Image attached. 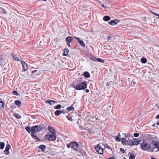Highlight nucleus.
I'll list each match as a JSON object with an SVG mask.
<instances>
[{
  "label": "nucleus",
  "instance_id": "f257e3e1",
  "mask_svg": "<svg viewBox=\"0 0 159 159\" xmlns=\"http://www.w3.org/2000/svg\"><path fill=\"white\" fill-rule=\"evenodd\" d=\"M140 145L142 149L143 150H149V151L151 152V150L153 149V148L149 143L146 142H143L140 144Z\"/></svg>",
  "mask_w": 159,
  "mask_h": 159
},
{
  "label": "nucleus",
  "instance_id": "f03ea898",
  "mask_svg": "<svg viewBox=\"0 0 159 159\" xmlns=\"http://www.w3.org/2000/svg\"><path fill=\"white\" fill-rule=\"evenodd\" d=\"M73 87L76 90L84 89L86 88L87 84L86 83V82H82L76 86L73 85Z\"/></svg>",
  "mask_w": 159,
  "mask_h": 159
},
{
  "label": "nucleus",
  "instance_id": "7ed1b4c3",
  "mask_svg": "<svg viewBox=\"0 0 159 159\" xmlns=\"http://www.w3.org/2000/svg\"><path fill=\"white\" fill-rule=\"evenodd\" d=\"M46 138L48 140L54 141L56 139V137L55 133H50L46 135Z\"/></svg>",
  "mask_w": 159,
  "mask_h": 159
},
{
  "label": "nucleus",
  "instance_id": "20e7f679",
  "mask_svg": "<svg viewBox=\"0 0 159 159\" xmlns=\"http://www.w3.org/2000/svg\"><path fill=\"white\" fill-rule=\"evenodd\" d=\"M41 130L39 126L36 125L31 127V134H36Z\"/></svg>",
  "mask_w": 159,
  "mask_h": 159
},
{
  "label": "nucleus",
  "instance_id": "39448f33",
  "mask_svg": "<svg viewBox=\"0 0 159 159\" xmlns=\"http://www.w3.org/2000/svg\"><path fill=\"white\" fill-rule=\"evenodd\" d=\"M139 143V140L135 139H133L130 140H128V145L132 146L134 145H137Z\"/></svg>",
  "mask_w": 159,
  "mask_h": 159
},
{
  "label": "nucleus",
  "instance_id": "423d86ee",
  "mask_svg": "<svg viewBox=\"0 0 159 159\" xmlns=\"http://www.w3.org/2000/svg\"><path fill=\"white\" fill-rule=\"evenodd\" d=\"M77 122L81 129L85 128L84 127L86 126V124L85 120H78Z\"/></svg>",
  "mask_w": 159,
  "mask_h": 159
},
{
  "label": "nucleus",
  "instance_id": "0eeeda50",
  "mask_svg": "<svg viewBox=\"0 0 159 159\" xmlns=\"http://www.w3.org/2000/svg\"><path fill=\"white\" fill-rule=\"evenodd\" d=\"M71 148L74 150L78 151L79 150V144L75 142H70Z\"/></svg>",
  "mask_w": 159,
  "mask_h": 159
},
{
  "label": "nucleus",
  "instance_id": "6e6552de",
  "mask_svg": "<svg viewBox=\"0 0 159 159\" xmlns=\"http://www.w3.org/2000/svg\"><path fill=\"white\" fill-rule=\"evenodd\" d=\"M95 149L97 152L100 154H102L103 153V148H101L100 145L99 144L96 146L95 147Z\"/></svg>",
  "mask_w": 159,
  "mask_h": 159
},
{
  "label": "nucleus",
  "instance_id": "1a4fd4ad",
  "mask_svg": "<svg viewBox=\"0 0 159 159\" xmlns=\"http://www.w3.org/2000/svg\"><path fill=\"white\" fill-rule=\"evenodd\" d=\"M90 59L95 62L99 61L102 63H104L105 62V61L102 59L96 58L95 57H90Z\"/></svg>",
  "mask_w": 159,
  "mask_h": 159
},
{
  "label": "nucleus",
  "instance_id": "9d476101",
  "mask_svg": "<svg viewBox=\"0 0 159 159\" xmlns=\"http://www.w3.org/2000/svg\"><path fill=\"white\" fill-rule=\"evenodd\" d=\"M155 147L153 148L151 151L152 152H156L159 151V143L158 142H155L154 143Z\"/></svg>",
  "mask_w": 159,
  "mask_h": 159
},
{
  "label": "nucleus",
  "instance_id": "9b49d317",
  "mask_svg": "<svg viewBox=\"0 0 159 159\" xmlns=\"http://www.w3.org/2000/svg\"><path fill=\"white\" fill-rule=\"evenodd\" d=\"M73 39V38L70 36H68L66 38V42L69 47H70V43L72 42Z\"/></svg>",
  "mask_w": 159,
  "mask_h": 159
},
{
  "label": "nucleus",
  "instance_id": "f8f14e48",
  "mask_svg": "<svg viewBox=\"0 0 159 159\" xmlns=\"http://www.w3.org/2000/svg\"><path fill=\"white\" fill-rule=\"evenodd\" d=\"M21 64L23 67V71H26L28 69V66L27 64L24 61H21Z\"/></svg>",
  "mask_w": 159,
  "mask_h": 159
},
{
  "label": "nucleus",
  "instance_id": "ddd939ff",
  "mask_svg": "<svg viewBox=\"0 0 159 159\" xmlns=\"http://www.w3.org/2000/svg\"><path fill=\"white\" fill-rule=\"evenodd\" d=\"M120 22V21L117 19H115L111 20L110 22H108V24L111 25H116Z\"/></svg>",
  "mask_w": 159,
  "mask_h": 159
},
{
  "label": "nucleus",
  "instance_id": "4468645a",
  "mask_svg": "<svg viewBox=\"0 0 159 159\" xmlns=\"http://www.w3.org/2000/svg\"><path fill=\"white\" fill-rule=\"evenodd\" d=\"M39 74V72L37 70H35L32 71L31 76L34 78H36Z\"/></svg>",
  "mask_w": 159,
  "mask_h": 159
},
{
  "label": "nucleus",
  "instance_id": "2eb2a0df",
  "mask_svg": "<svg viewBox=\"0 0 159 159\" xmlns=\"http://www.w3.org/2000/svg\"><path fill=\"white\" fill-rule=\"evenodd\" d=\"M128 140L129 139H127L122 138L121 139L122 143L124 145H128Z\"/></svg>",
  "mask_w": 159,
  "mask_h": 159
},
{
  "label": "nucleus",
  "instance_id": "dca6fc26",
  "mask_svg": "<svg viewBox=\"0 0 159 159\" xmlns=\"http://www.w3.org/2000/svg\"><path fill=\"white\" fill-rule=\"evenodd\" d=\"M63 111V110L60 111L59 110H56L55 112V114L56 116H58Z\"/></svg>",
  "mask_w": 159,
  "mask_h": 159
},
{
  "label": "nucleus",
  "instance_id": "f3484780",
  "mask_svg": "<svg viewBox=\"0 0 159 159\" xmlns=\"http://www.w3.org/2000/svg\"><path fill=\"white\" fill-rule=\"evenodd\" d=\"M12 57L13 59L16 61H19L20 58L19 55L12 54Z\"/></svg>",
  "mask_w": 159,
  "mask_h": 159
},
{
  "label": "nucleus",
  "instance_id": "a211bd4d",
  "mask_svg": "<svg viewBox=\"0 0 159 159\" xmlns=\"http://www.w3.org/2000/svg\"><path fill=\"white\" fill-rule=\"evenodd\" d=\"M63 51H64V52L63 54V55L64 56H66L69 52V50L68 49L64 48L63 50Z\"/></svg>",
  "mask_w": 159,
  "mask_h": 159
},
{
  "label": "nucleus",
  "instance_id": "6ab92c4d",
  "mask_svg": "<svg viewBox=\"0 0 159 159\" xmlns=\"http://www.w3.org/2000/svg\"><path fill=\"white\" fill-rule=\"evenodd\" d=\"M111 19V18L109 16H104L103 18L104 20L106 21H107Z\"/></svg>",
  "mask_w": 159,
  "mask_h": 159
},
{
  "label": "nucleus",
  "instance_id": "aec40b11",
  "mask_svg": "<svg viewBox=\"0 0 159 159\" xmlns=\"http://www.w3.org/2000/svg\"><path fill=\"white\" fill-rule=\"evenodd\" d=\"M48 130L51 133H55V131L53 128L50 126L48 127Z\"/></svg>",
  "mask_w": 159,
  "mask_h": 159
},
{
  "label": "nucleus",
  "instance_id": "412c9836",
  "mask_svg": "<svg viewBox=\"0 0 159 159\" xmlns=\"http://www.w3.org/2000/svg\"><path fill=\"white\" fill-rule=\"evenodd\" d=\"M34 134H31V135L32 137L35 139L36 141H40L39 139L35 135H34Z\"/></svg>",
  "mask_w": 159,
  "mask_h": 159
},
{
  "label": "nucleus",
  "instance_id": "4be33fe9",
  "mask_svg": "<svg viewBox=\"0 0 159 159\" xmlns=\"http://www.w3.org/2000/svg\"><path fill=\"white\" fill-rule=\"evenodd\" d=\"M9 145H8V146H6V149L5 151H4V152L6 154H7L9 153Z\"/></svg>",
  "mask_w": 159,
  "mask_h": 159
},
{
  "label": "nucleus",
  "instance_id": "5701e85b",
  "mask_svg": "<svg viewBox=\"0 0 159 159\" xmlns=\"http://www.w3.org/2000/svg\"><path fill=\"white\" fill-rule=\"evenodd\" d=\"M15 103L19 107H20L21 106L20 101H19L18 100H16L15 101Z\"/></svg>",
  "mask_w": 159,
  "mask_h": 159
},
{
  "label": "nucleus",
  "instance_id": "b1692460",
  "mask_svg": "<svg viewBox=\"0 0 159 159\" xmlns=\"http://www.w3.org/2000/svg\"><path fill=\"white\" fill-rule=\"evenodd\" d=\"M84 76L87 78H89L90 77V75L88 72H85L84 73Z\"/></svg>",
  "mask_w": 159,
  "mask_h": 159
},
{
  "label": "nucleus",
  "instance_id": "393cba45",
  "mask_svg": "<svg viewBox=\"0 0 159 159\" xmlns=\"http://www.w3.org/2000/svg\"><path fill=\"white\" fill-rule=\"evenodd\" d=\"M74 107L72 106H71L70 107H68L67 108L66 110L68 111H70L72 110H74Z\"/></svg>",
  "mask_w": 159,
  "mask_h": 159
},
{
  "label": "nucleus",
  "instance_id": "a878e982",
  "mask_svg": "<svg viewBox=\"0 0 159 159\" xmlns=\"http://www.w3.org/2000/svg\"><path fill=\"white\" fill-rule=\"evenodd\" d=\"M13 116L17 119H20L21 118V116L18 114L15 113Z\"/></svg>",
  "mask_w": 159,
  "mask_h": 159
},
{
  "label": "nucleus",
  "instance_id": "bb28decb",
  "mask_svg": "<svg viewBox=\"0 0 159 159\" xmlns=\"http://www.w3.org/2000/svg\"><path fill=\"white\" fill-rule=\"evenodd\" d=\"M4 107V104L2 100L0 99V108H3Z\"/></svg>",
  "mask_w": 159,
  "mask_h": 159
},
{
  "label": "nucleus",
  "instance_id": "cd10ccee",
  "mask_svg": "<svg viewBox=\"0 0 159 159\" xmlns=\"http://www.w3.org/2000/svg\"><path fill=\"white\" fill-rule=\"evenodd\" d=\"M79 43L83 47H85V44L83 41L82 40H81L80 41H79Z\"/></svg>",
  "mask_w": 159,
  "mask_h": 159
},
{
  "label": "nucleus",
  "instance_id": "c85d7f7f",
  "mask_svg": "<svg viewBox=\"0 0 159 159\" xmlns=\"http://www.w3.org/2000/svg\"><path fill=\"white\" fill-rule=\"evenodd\" d=\"M39 148L42 150V151H44L45 148V146L43 145H40Z\"/></svg>",
  "mask_w": 159,
  "mask_h": 159
},
{
  "label": "nucleus",
  "instance_id": "c756f323",
  "mask_svg": "<svg viewBox=\"0 0 159 159\" xmlns=\"http://www.w3.org/2000/svg\"><path fill=\"white\" fill-rule=\"evenodd\" d=\"M51 102H52L53 103H55L56 102L55 101L53 100H48L47 101L45 102L46 103H49L50 105H52V104L51 103Z\"/></svg>",
  "mask_w": 159,
  "mask_h": 159
},
{
  "label": "nucleus",
  "instance_id": "7c9ffc66",
  "mask_svg": "<svg viewBox=\"0 0 159 159\" xmlns=\"http://www.w3.org/2000/svg\"><path fill=\"white\" fill-rule=\"evenodd\" d=\"M141 61L143 63H145L147 62V60L145 58H142L141 59Z\"/></svg>",
  "mask_w": 159,
  "mask_h": 159
},
{
  "label": "nucleus",
  "instance_id": "2f4dec72",
  "mask_svg": "<svg viewBox=\"0 0 159 159\" xmlns=\"http://www.w3.org/2000/svg\"><path fill=\"white\" fill-rule=\"evenodd\" d=\"M4 143L3 142H0V148L2 149L3 148L4 146Z\"/></svg>",
  "mask_w": 159,
  "mask_h": 159
},
{
  "label": "nucleus",
  "instance_id": "473e14b6",
  "mask_svg": "<svg viewBox=\"0 0 159 159\" xmlns=\"http://www.w3.org/2000/svg\"><path fill=\"white\" fill-rule=\"evenodd\" d=\"M125 137L126 139L128 138H129V137H130L131 136H132L130 134H129V133H127V134H125Z\"/></svg>",
  "mask_w": 159,
  "mask_h": 159
},
{
  "label": "nucleus",
  "instance_id": "72a5a7b5",
  "mask_svg": "<svg viewBox=\"0 0 159 159\" xmlns=\"http://www.w3.org/2000/svg\"><path fill=\"white\" fill-rule=\"evenodd\" d=\"M61 106L60 105H57L54 107V108L55 109H58L60 108Z\"/></svg>",
  "mask_w": 159,
  "mask_h": 159
},
{
  "label": "nucleus",
  "instance_id": "f704fd0d",
  "mask_svg": "<svg viewBox=\"0 0 159 159\" xmlns=\"http://www.w3.org/2000/svg\"><path fill=\"white\" fill-rule=\"evenodd\" d=\"M25 129L28 133H30L31 132V129H30V127H26Z\"/></svg>",
  "mask_w": 159,
  "mask_h": 159
},
{
  "label": "nucleus",
  "instance_id": "c9c22d12",
  "mask_svg": "<svg viewBox=\"0 0 159 159\" xmlns=\"http://www.w3.org/2000/svg\"><path fill=\"white\" fill-rule=\"evenodd\" d=\"M129 158L130 159H135V156L132 155H130L129 157Z\"/></svg>",
  "mask_w": 159,
  "mask_h": 159
},
{
  "label": "nucleus",
  "instance_id": "e433bc0d",
  "mask_svg": "<svg viewBox=\"0 0 159 159\" xmlns=\"http://www.w3.org/2000/svg\"><path fill=\"white\" fill-rule=\"evenodd\" d=\"M3 58L2 57L0 56V65H1L2 63Z\"/></svg>",
  "mask_w": 159,
  "mask_h": 159
},
{
  "label": "nucleus",
  "instance_id": "4c0bfd02",
  "mask_svg": "<svg viewBox=\"0 0 159 159\" xmlns=\"http://www.w3.org/2000/svg\"><path fill=\"white\" fill-rule=\"evenodd\" d=\"M134 136L135 137H138L139 136V134L137 133H134Z\"/></svg>",
  "mask_w": 159,
  "mask_h": 159
},
{
  "label": "nucleus",
  "instance_id": "58836bf2",
  "mask_svg": "<svg viewBox=\"0 0 159 159\" xmlns=\"http://www.w3.org/2000/svg\"><path fill=\"white\" fill-rule=\"evenodd\" d=\"M104 146L105 148H107L108 149L109 148V147L108 145L107 144H104Z\"/></svg>",
  "mask_w": 159,
  "mask_h": 159
},
{
  "label": "nucleus",
  "instance_id": "ea45409f",
  "mask_svg": "<svg viewBox=\"0 0 159 159\" xmlns=\"http://www.w3.org/2000/svg\"><path fill=\"white\" fill-rule=\"evenodd\" d=\"M13 93L16 95H19L17 92L16 91H14L13 92Z\"/></svg>",
  "mask_w": 159,
  "mask_h": 159
},
{
  "label": "nucleus",
  "instance_id": "a19ab883",
  "mask_svg": "<svg viewBox=\"0 0 159 159\" xmlns=\"http://www.w3.org/2000/svg\"><path fill=\"white\" fill-rule=\"evenodd\" d=\"M116 140L118 141H121V138L119 137H116Z\"/></svg>",
  "mask_w": 159,
  "mask_h": 159
},
{
  "label": "nucleus",
  "instance_id": "79ce46f5",
  "mask_svg": "<svg viewBox=\"0 0 159 159\" xmlns=\"http://www.w3.org/2000/svg\"><path fill=\"white\" fill-rule=\"evenodd\" d=\"M150 12L152 13V14H154V15H155L156 16H157V14L156 13H155L154 12L152 11L151 10H150L149 11Z\"/></svg>",
  "mask_w": 159,
  "mask_h": 159
},
{
  "label": "nucleus",
  "instance_id": "37998d69",
  "mask_svg": "<svg viewBox=\"0 0 159 159\" xmlns=\"http://www.w3.org/2000/svg\"><path fill=\"white\" fill-rule=\"evenodd\" d=\"M120 151L121 152H122V153H124V152H125V151L123 149L121 148H120Z\"/></svg>",
  "mask_w": 159,
  "mask_h": 159
},
{
  "label": "nucleus",
  "instance_id": "c03bdc74",
  "mask_svg": "<svg viewBox=\"0 0 159 159\" xmlns=\"http://www.w3.org/2000/svg\"><path fill=\"white\" fill-rule=\"evenodd\" d=\"M2 12L5 14L6 13L7 11L4 9H3L2 10Z\"/></svg>",
  "mask_w": 159,
  "mask_h": 159
},
{
  "label": "nucleus",
  "instance_id": "a18cd8bd",
  "mask_svg": "<svg viewBox=\"0 0 159 159\" xmlns=\"http://www.w3.org/2000/svg\"><path fill=\"white\" fill-rule=\"evenodd\" d=\"M67 148H69L70 147H71V145H70V142L68 144H67Z\"/></svg>",
  "mask_w": 159,
  "mask_h": 159
},
{
  "label": "nucleus",
  "instance_id": "49530a36",
  "mask_svg": "<svg viewBox=\"0 0 159 159\" xmlns=\"http://www.w3.org/2000/svg\"><path fill=\"white\" fill-rule=\"evenodd\" d=\"M75 38L78 41V42H79V41H80L81 40L80 39V38H78L77 37H75Z\"/></svg>",
  "mask_w": 159,
  "mask_h": 159
},
{
  "label": "nucleus",
  "instance_id": "de8ad7c7",
  "mask_svg": "<svg viewBox=\"0 0 159 159\" xmlns=\"http://www.w3.org/2000/svg\"><path fill=\"white\" fill-rule=\"evenodd\" d=\"M88 132L89 133L91 134L92 133V131L91 130L89 129H88Z\"/></svg>",
  "mask_w": 159,
  "mask_h": 159
},
{
  "label": "nucleus",
  "instance_id": "09e8293b",
  "mask_svg": "<svg viewBox=\"0 0 159 159\" xmlns=\"http://www.w3.org/2000/svg\"><path fill=\"white\" fill-rule=\"evenodd\" d=\"M111 38V37H110V36H108L107 37V40H109Z\"/></svg>",
  "mask_w": 159,
  "mask_h": 159
},
{
  "label": "nucleus",
  "instance_id": "8fccbe9b",
  "mask_svg": "<svg viewBox=\"0 0 159 159\" xmlns=\"http://www.w3.org/2000/svg\"><path fill=\"white\" fill-rule=\"evenodd\" d=\"M85 92L86 93H88L89 92V90L88 89H86L85 90Z\"/></svg>",
  "mask_w": 159,
  "mask_h": 159
},
{
  "label": "nucleus",
  "instance_id": "3c124183",
  "mask_svg": "<svg viewBox=\"0 0 159 159\" xmlns=\"http://www.w3.org/2000/svg\"><path fill=\"white\" fill-rule=\"evenodd\" d=\"M156 118L157 119H159V115H158L157 116Z\"/></svg>",
  "mask_w": 159,
  "mask_h": 159
},
{
  "label": "nucleus",
  "instance_id": "603ef678",
  "mask_svg": "<svg viewBox=\"0 0 159 159\" xmlns=\"http://www.w3.org/2000/svg\"><path fill=\"white\" fill-rule=\"evenodd\" d=\"M101 7H104V5L103 4H101Z\"/></svg>",
  "mask_w": 159,
  "mask_h": 159
},
{
  "label": "nucleus",
  "instance_id": "864d4df0",
  "mask_svg": "<svg viewBox=\"0 0 159 159\" xmlns=\"http://www.w3.org/2000/svg\"><path fill=\"white\" fill-rule=\"evenodd\" d=\"M108 159H114V158L113 157H111L110 158H108Z\"/></svg>",
  "mask_w": 159,
  "mask_h": 159
},
{
  "label": "nucleus",
  "instance_id": "5fc2aeb1",
  "mask_svg": "<svg viewBox=\"0 0 159 159\" xmlns=\"http://www.w3.org/2000/svg\"><path fill=\"white\" fill-rule=\"evenodd\" d=\"M157 124L159 125V121H158L157 123Z\"/></svg>",
  "mask_w": 159,
  "mask_h": 159
},
{
  "label": "nucleus",
  "instance_id": "6e6d98bb",
  "mask_svg": "<svg viewBox=\"0 0 159 159\" xmlns=\"http://www.w3.org/2000/svg\"><path fill=\"white\" fill-rule=\"evenodd\" d=\"M155 125V124H153L152 125V126H154Z\"/></svg>",
  "mask_w": 159,
  "mask_h": 159
},
{
  "label": "nucleus",
  "instance_id": "4d7b16f0",
  "mask_svg": "<svg viewBox=\"0 0 159 159\" xmlns=\"http://www.w3.org/2000/svg\"><path fill=\"white\" fill-rule=\"evenodd\" d=\"M151 159H156V158H151Z\"/></svg>",
  "mask_w": 159,
  "mask_h": 159
},
{
  "label": "nucleus",
  "instance_id": "13d9d810",
  "mask_svg": "<svg viewBox=\"0 0 159 159\" xmlns=\"http://www.w3.org/2000/svg\"><path fill=\"white\" fill-rule=\"evenodd\" d=\"M157 16H158L159 17V14H158Z\"/></svg>",
  "mask_w": 159,
  "mask_h": 159
},
{
  "label": "nucleus",
  "instance_id": "bf43d9fd",
  "mask_svg": "<svg viewBox=\"0 0 159 159\" xmlns=\"http://www.w3.org/2000/svg\"><path fill=\"white\" fill-rule=\"evenodd\" d=\"M158 107V109H159V106Z\"/></svg>",
  "mask_w": 159,
  "mask_h": 159
}]
</instances>
